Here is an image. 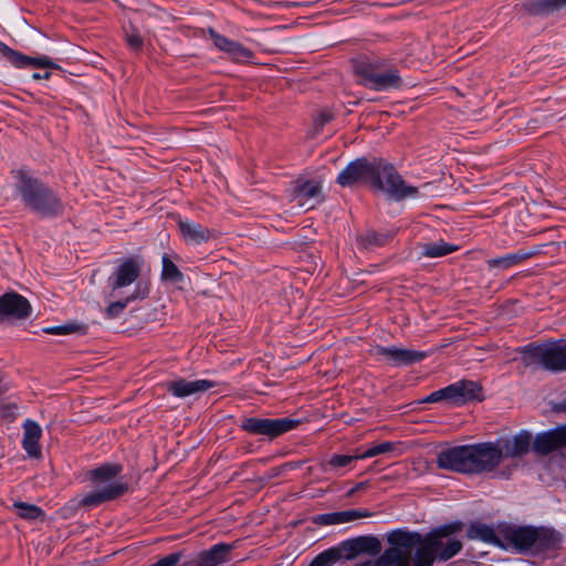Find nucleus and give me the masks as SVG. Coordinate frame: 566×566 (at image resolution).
<instances>
[{"label": "nucleus", "mask_w": 566, "mask_h": 566, "mask_svg": "<svg viewBox=\"0 0 566 566\" xmlns=\"http://www.w3.org/2000/svg\"><path fill=\"white\" fill-rule=\"evenodd\" d=\"M0 51L2 55L17 67H45V69H57V65L51 61L48 56L30 57L18 51L12 50L7 45H1Z\"/></svg>", "instance_id": "a211bd4d"}, {"label": "nucleus", "mask_w": 566, "mask_h": 566, "mask_svg": "<svg viewBox=\"0 0 566 566\" xmlns=\"http://www.w3.org/2000/svg\"><path fill=\"white\" fill-rule=\"evenodd\" d=\"M9 389L8 384L4 381V377L0 374V396L6 394Z\"/></svg>", "instance_id": "49530a36"}, {"label": "nucleus", "mask_w": 566, "mask_h": 566, "mask_svg": "<svg viewBox=\"0 0 566 566\" xmlns=\"http://www.w3.org/2000/svg\"><path fill=\"white\" fill-rule=\"evenodd\" d=\"M178 227L182 238L190 243L199 244L208 241L211 237L209 229L189 220H180Z\"/></svg>", "instance_id": "393cba45"}, {"label": "nucleus", "mask_w": 566, "mask_h": 566, "mask_svg": "<svg viewBox=\"0 0 566 566\" xmlns=\"http://www.w3.org/2000/svg\"><path fill=\"white\" fill-rule=\"evenodd\" d=\"M389 240V235L378 234L376 232H367L359 237V242L364 248H371L374 245H382Z\"/></svg>", "instance_id": "f704fd0d"}, {"label": "nucleus", "mask_w": 566, "mask_h": 566, "mask_svg": "<svg viewBox=\"0 0 566 566\" xmlns=\"http://www.w3.org/2000/svg\"><path fill=\"white\" fill-rule=\"evenodd\" d=\"M23 439H22V447L27 454L31 458H40L41 447H40V439L42 437V429L39 426L38 422H35L32 419H27L23 422Z\"/></svg>", "instance_id": "aec40b11"}, {"label": "nucleus", "mask_w": 566, "mask_h": 566, "mask_svg": "<svg viewBox=\"0 0 566 566\" xmlns=\"http://www.w3.org/2000/svg\"><path fill=\"white\" fill-rule=\"evenodd\" d=\"M122 465L106 463L88 471V479L94 484V490L86 493L80 504L94 507L104 502L115 500L128 491V484L116 479L122 472Z\"/></svg>", "instance_id": "20e7f679"}, {"label": "nucleus", "mask_w": 566, "mask_h": 566, "mask_svg": "<svg viewBox=\"0 0 566 566\" xmlns=\"http://www.w3.org/2000/svg\"><path fill=\"white\" fill-rule=\"evenodd\" d=\"M148 294H149V283L146 281H139L136 284L135 291L130 296H128L124 301L113 302L106 307V310H105L106 316L108 318L117 317L124 311V308L127 306V304L129 302L135 301V300H144L148 296Z\"/></svg>", "instance_id": "b1692460"}, {"label": "nucleus", "mask_w": 566, "mask_h": 566, "mask_svg": "<svg viewBox=\"0 0 566 566\" xmlns=\"http://www.w3.org/2000/svg\"><path fill=\"white\" fill-rule=\"evenodd\" d=\"M331 118L332 116L328 113H321L314 123L315 130L318 132Z\"/></svg>", "instance_id": "a18cd8bd"}, {"label": "nucleus", "mask_w": 566, "mask_h": 566, "mask_svg": "<svg viewBox=\"0 0 566 566\" xmlns=\"http://www.w3.org/2000/svg\"><path fill=\"white\" fill-rule=\"evenodd\" d=\"M392 448H394V444L391 442H384V443H380V444H377V446H374V447L369 448L364 453L359 454V457L361 459L373 458V457H376L378 454H382V453L389 452V451L392 450Z\"/></svg>", "instance_id": "e433bc0d"}, {"label": "nucleus", "mask_w": 566, "mask_h": 566, "mask_svg": "<svg viewBox=\"0 0 566 566\" xmlns=\"http://www.w3.org/2000/svg\"><path fill=\"white\" fill-rule=\"evenodd\" d=\"M18 406L15 403H8L0 407V416L3 419L13 421L17 417Z\"/></svg>", "instance_id": "37998d69"}, {"label": "nucleus", "mask_w": 566, "mask_h": 566, "mask_svg": "<svg viewBox=\"0 0 566 566\" xmlns=\"http://www.w3.org/2000/svg\"><path fill=\"white\" fill-rule=\"evenodd\" d=\"M373 514L365 510H347L340 512L319 514L313 517L316 525H336L352 522L354 520L369 517Z\"/></svg>", "instance_id": "4be33fe9"}, {"label": "nucleus", "mask_w": 566, "mask_h": 566, "mask_svg": "<svg viewBox=\"0 0 566 566\" xmlns=\"http://www.w3.org/2000/svg\"><path fill=\"white\" fill-rule=\"evenodd\" d=\"M298 424V420L290 418L261 419L247 418L242 422V428L252 434L269 436L271 438L283 434Z\"/></svg>", "instance_id": "9b49d317"}, {"label": "nucleus", "mask_w": 566, "mask_h": 566, "mask_svg": "<svg viewBox=\"0 0 566 566\" xmlns=\"http://www.w3.org/2000/svg\"><path fill=\"white\" fill-rule=\"evenodd\" d=\"M560 409L566 412V399L562 402Z\"/></svg>", "instance_id": "8fccbe9b"}, {"label": "nucleus", "mask_w": 566, "mask_h": 566, "mask_svg": "<svg viewBox=\"0 0 566 566\" xmlns=\"http://www.w3.org/2000/svg\"><path fill=\"white\" fill-rule=\"evenodd\" d=\"M566 7V0H531L526 9L532 14H546Z\"/></svg>", "instance_id": "cd10ccee"}, {"label": "nucleus", "mask_w": 566, "mask_h": 566, "mask_svg": "<svg viewBox=\"0 0 566 566\" xmlns=\"http://www.w3.org/2000/svg\"><path fill=\"white\" fill-rule=\"evenodd\" d=\"M126 41L128 45L135 50L140 49L143 45V40L135 30H133L130 33H127Z\"/></svg>", "instance_id": "c03bdc74"}, {"label": "nucleus", "mask_w": 566, "mask_h": 566, "mask_svg": "<svg viewBox=\"0 0 566 566\" xmlns=\"http://www.w3.org/2000/svg\"><path fill=\"white\" fill-rule=\"evenodd\" d=\"M533 450L542 455L566 447V426L537 434L532 440Z\"/></svg>", "instance_id": "f3484780"}, {"label": "nucleus", "mask_w": 566, "mask_h": 566, "mask_svg": "<svg viewBox=\"0 0 566 566\" xmlns=\"http://www.w3.org/2000/svg\"><path fill=\"white\" fill-rule=\"evenodd\" d=\"M142 268L143 260L140 258H130L123 261L109 277L111 286L113 290L112 296H116L114 294L116 290L134 283L139 277Z\"/></svg>", "instance_id": "2eb2a0df"}, {"label": "nucleus", "mask_w": 566, "mask_h": 566, "mask_svg": "<svg viewBox=\"0 0 566 566\" xmlns=\"http://www.w3.org/2000/svg\"><path fill=\"white\" fill-rule=\"evenodd\" d=\"M14 188L24 207L42 217H55L63 211L60 198L43 182L25 170L13 171Z\"/></svg>", "instance_id": "f03ea898"}, {"label": "nucleus", "mask_w": 566, "mask_h": 566, "mask_svg": "<svg viewBox=\"0 0 566 566\" xmlns=\"http://www.w3.org/2000/svg\"><path fill=\"white\" fill-rule=\"evenodd\" d=\"M532 433L527 430H521L516 434L499 439L495 441L501 451V459L506 458H521L525 455L532 447Z\"/></svg>", "instance_id": "4468645a"}, {"label": "nucleus", "mask_w": 566, "mask_h": 566, "mask_svg": "<svg viewBox=\"0 0 566 566\" xmlns=\"http://www.w3.org/2000/svg\"><path fill=\"white\" fill-rule=\"evenodd\" d=\"M167 390L170 391L174 396L179 398H186L188 396L195 395L197 392H203L213 387V382L199 379V380H186V379H177L167 382Z\"/></svg>", "instance_id": "412c9836"}, {"label": "nucleus", "mask_w": 566, "mask_h": 566, "mask_svg": "<svg viewBox=\"0 0 566 566\" xmlns=\"http://www.w3.org/2000/svg\"><path fill=\"white\" fill-rule=\"evenodd\" d=\"M532 359L545 369L562 371L566 369V340L543 344L528 349Z\"/></svg>", "instance_id": "1a4fd4ad"}, {"label": "nucleus", "mask_w": 566, "mask_h": 566, "mask_svg": "<svg viewBox=\"0 0 566 566\" xmlns=\"http://www.w3.org/2000/svg\"><path fill=\"white\" fill-rule=\"evenodd\" d=\"M370 565H371L370 562H366V563L354 565V566H370Z\"/></svg>", "instance_id": "3c124183"}, {"label": "nucleus", "mask_w": 566, "mask_h": 566, "mask_svg": "<svg viewBox=\"0 0 566 566\" xmlns=\"http://www.w3.org/2000/svg\"><path fill=\"white\" fill-rule=\"evenodd\" d=\"M14 510L18 515L22 518L27 520H36L43 515L42 510L33 504H28L24 502H15L13 504Z\"/></svg>", "instance_id": "2f4dec72"}, {"label": "nucleus", "mask_w": 566, "mask_h": 566, "mask_svg": "<svg viewBox=\"0 0 566 566\" xmlns=\"http://www.w3.org/2000/svg\"><path fill=\"white\" fill-rule=\"evenodd\" d=\"M377 172L374 176L373 186L385 191L390 197L401 200L417 195L418 189L407 186L397 170L388 163L377 158Z\"/></svg>", "instance_id": "6e6552de"}, {"label": "nucleus", "mask_w": 566, "mask_h": 566, "mask_svg": "<svg viewBox=\"0 0 566 566\" xmlns=\"http://www.w3.org/2000/svg\"><path fill=\"white\" fill-rule=\"evenodd\" d=\"M292 200L303 210H311L324 200L319 180L300 178L295 181Z\"/></svg>", "instance_id": "f8f14e48"}, {"label": "nucleus", "mask_w": 566, "mask_h": 566, "mask_svg": "<svg viewBox=\"0 0 566 566\" xmlns=\"http://www.w3.org/2000/svg\"><path fill=\"white\" fill-rule=\"evenodd\" d=\"M342 557V552L338 547L328 548L318 554L308 566H332Z\"/></svg>", "instance_id": "c85d7f7f"}, {"label": "nucleus", "mask_w": 566, "mask_h": 566, "mask_svg": "<svg viewBox=\"0 0 566 566\" xmlns=\"http://www.w3.org/2000/svg\"><path fill=\"white\" fill-rule=\"evenodd\" d=\"M161 277L163 280L170 281L172 283H179L184 280L182 273L167 255L163 256Z\"/></svg>", "instance_id": "c756f323"}, {"label": "nucleus", "mask_w": 566, "mask_h": 566, "mask_svg": "<svg viewBox=\"0 0 566 566\" xmlns=\"http://www.w3.org/2000/svg\"><path fill=\"white\" fill-rule=\"evenodd\" d=\"M365 488V483H359L355 488L348 491V496H352L354 493H356L359 490H363Z\"/></svg>", "instance_id": "09e8293b"}, {"label": "nucleus", "mask_w": 566, "mask_h": 566, "mask_svg": "<svg viewBox=\"0 0 566 566\" xmlns=\"http://www.w3.org/2000/svg\"><path fill=\"white\" fill-rule=\"evenodd\" d=\"M233 546L229 544H217L210 549L201 552L193 566H218L228 560Z\"/></svg>", "instance_id": "5701e85b"}, {"label": "nucleus", "mask_w": 566, "mask_h": 566, "mask_svg": "<svg viewBox=\"0 0 566 566\" xmlns=\"http://www.w3.org/2000/svg\"><path fill=\"white\" fill-rule=\"evenodd\" d=\"M501 462V451L495 442L457 446L441 450L437 455L440 469L458 473L492 472Z\"/></svg>", "instance_id": "f257e3e1"}, {"label": "nucleus", "mask_w": 566, "mask_h": 566, "mask_svg": "<svg viewBox=\"0 0 566 566\" xmlns=\"http://www.w3.org/2000/svg\"><path fill=\"white\" fill-rule=\"evenodd\" d=\"M354 539L359 553H369L371 555H377L380 552V542L378 538L374 536H360Z\"/></svg>", "instance_id": "7c9ffc66"}, {"label": "nucleus", "mask_w": 566, "mask_h": 566, "mask_svg": "<svg viewBox=\"0 0 566 566\" xmlns=\"http://www.w3.org/2000/svg\"><path fill=\"white\" fill-rule=\"evenodd\" d=\"M533 252H515L486 261L489 269H509L533 256Z\"/></svg>", "instance_id": "a878e982"}, {"label": "nucleus", "mask_w": 566, "mask_h": 566, "mask_svg": "<svg viewBox=\"0 0 566 566\" xmlns=\"http://www.w3.org/2000/svg\"><path fill=\"white\" fill-rule=\"evenodd\" d=\"M468 535L472 539H481L488 543L494 542L496 537L494 531L485 525H472Z\"/></svg>", "instance_id": "473e14b6"}, {"label": "nucleus", "mask_w": 566, "mask_h": 566, "mask_svg": "<svg viewBox=\"0 0 566 566\" xmlns=\"http://www.w3.org/2000/svg\"><path fill=\"white\" fill-rule=\"evenodd\" d=\"M78 329V326L75 324H65L60 326H52L43 328V332L52 335H66L74 333Z\"/></svg>", "instance_id": "4c0bfd02"}, {"label": "nucleus", "mask_w": 566, "mask_h": 566, "mask_svg": "<svg viewBox=\"0 0 566 566\" xmlns=\"http://www.w3.org/2000/svg\"><path fill=\"white\" fill-rule=\"evenodd\" d=\"M51 76V73L50 72H44L43 74L41 73H33L32 74V78L34 80H49Z\"/></svg>", "instance_id": "de8ad7c7"}, {"label": "nucleus", "mask_w": 566, "mask_h": 566, "mask_svg": "<svg viewBox=\"0 0 566 566\" xmlns=\"http://www.w3.org/2000/svg\"><path fill=\"white\" fill-rule=\"evenodd\" d=\"M31 313L29 301L18 293H6L0 297V322L8 318L23 319Z\"/></svg>", "instance_id": "dca6fc26"}, {"label": "nucleus", "mask_w": 566, "mask_h": 566, "mask_svg": "<svg viewBox=\"0 0 566 566\" xmlns=\"http://www.w3.org/2000/svg\"><path fill=\"white\" fill-rule=\"evenodd\" d=\"M458 250V247L443 240L421 245V255L426 258H441Z\"/></svg>", "instance_id": "bb28decb"}, {"label": "nucleus", "mask_w": 566, "mask_h": 566, "mask_svg": "<svg viewBox=\"0 0 566 566\" xmlns=\"http://www.w3.org/2000/svg\"><path fill=\"white\" fill-rule=\"evenodd\" d=\"M181 557H182L181 553H172V554H169V555L160 558L158 562H156L149 566H179Z\"/></svg>", "instance_id": "58836bf2"}, {"label": "nucleus", "mask_w": 566, "mask_h": 566, "mask_svg": "<svg viewBox=\"0 0 566 566\" xmlns=\"http://www.w3.org/2000/svg\"><path fill=\"white\" fill-rule=\"evenodd\" d=\"M504 537L520 552L556 548L562 542L559 533L546 527H512L505 531Z\"/></svg>", "instance_id": "39448f33"}, {"label": "nucleus", "mask_w": 566, "mask_h": 566, "mask_svg": "<svg viewBox=\"0 0 566 566\" xmlns=\"http://www.w3.org/2000/svg\"><path fill=\"white\" fill-rule=\"evenodd\" d=\"M355 73L363 77L364 83L374 90L398 87L401 83L398 71L388 67L385 60L364 57L354 62Z\"/></svg>", "instance_id": "423d86ee"}, {"label": "nucleus", "mask_w": 566, "mask_h": 566, "mask_svg": "<svg viewBox=\"0 0 566 566\" xmlns=\"http://www.w3.org/2000/svg\"><path fill=\"white\" fill-rule=\"evenodd\" d=\"M361 459L359 454L355 455H346V454H334L327 462V465L332 469H338L343 467H347L354 460Z\"/></svg>", "instance_id": "c9c22d12"}, {"label": "nucleus", "mask_w": 566, "mask_h": 566, "mask_svg": "<svg viewBox=\"0 0 566 566\" xmlns=\"http://www.w3.org/2000/svg\"><path fill=\"white\" fill-rule=\"evenodd\" d=\"M373 354L384 357L391 366H408L423 360L427 357L424 352L401 348L397 346L384 347L376 346Z\"/></svg>", "instance_id": "ddd939ff"}, {"label": "nucleus", "mask_w": 566, "mask_h": 566, "mask_svg": "<svg viewBox=\"0 0 566 566\" xmlns=\"http://www.w3.org/2000/svg\"><path fill=\"white\" fill-rule=\"evenodd\" d=\"M447 397L448 396H447V391H446V387H444L442 389L431 392L429 396H427L426 398L420 400V403H433V402H439L442 400L447 401Z\"/></svg>", "instance_id": "79ce46f5"}, {"label": "nucleus", "mask_w": 566, "mask_h": 566, "mask_svg": "<svg viewBox=\"0 0 566 566\" xmlns=\"http://www.w3.org/2000/svg\"><path fill=\"white\" fill-rule=\"evenodd\" d=\"M227 53H229L235 61L239 62H244L252 57L250 50L234 41H231Z\"/></svg>", "instance_id": "72a5a7b5"}, {"label": "nucleus", "mask_w": 566, "mask_h": 566, "mask_svg": "<svg viewBox=\"0 0 566 566\" xmlns=\"http://www.w3.org/2000/svg\"><path fill=\"white\" fill-rule=\"evenodd\" d=\"M209 34L211 40L213 41V44L221 51L227 52L229 49V45L231 43V40L227 39L223 35L218 34L214 30L209 29Z\"/></svg>", "instance_id": "ea45409f"}, {"label": "nucleus", "mask_w": 566, "mask_h": 566, "mask_svg": "<svg viewBox=\"0 0 566 566\" xmlns=\"http://www.w3.org/2000/svg\"><path fill=\"white\" fill-rule=\"evenodd\" d=\"M462 528L461 523L442 525L422 537L416 546L417 566H431L436 557L447 560L458 554L462 543L454 535Z\"/></svg>", "instance_id": "7ed1b4c3"}, {"label": "nucleus", "mask_w": 566, "mask_h": 566, "mask_svg": "<svg viewBox=\"0 0 566 566\" xmlns=\"http://www.w3.org/2000/svg\"><path fill=\"white\" fill-rule=\"evenodd\" d=\"M339 549L345 553L344 556L346 559L355 558L359 554L358 547L355 545V539L344 542Z\"/></svg>", "instance_id": "a19ab883"}, {"label": "nucleus", "mask_w": 566, "mask_h": 566, "mask_svg": "<svg viewBox=\"0 0 566 566\" xmlns=\"http://www.w3.org/2000/svg\"><path fill=\"white\" fill-rule=\"evenodd\" d=\"M392 545L378 558L375 566H411L412 552L421 541L417 532L395 531L388 536Z\"/></svg>", "instance_id": "0eeeda50"}, {"label": "nucleus", "mask_w": 566, "mask_h": 566, "mask_svg": "<svg viewBox=\"0 0 566 566\" xmlns=\"http://www.w3.org/2000/svg\"><path fill=\"white\" fill-rule=\"evenodd\" d=\"M376 159L367 160L366 158H359L349 163L345 169H343L337 181L343 187H350L359 182H369L373 185L374 176L377 172Z\"/></svg>", "instance_id": "9d476101"}, {"label": "nucleus", "mask_w": 566, "mask_h": 566, "mask_svg": "<svg viewBox=\"0 0 566 566\" xmlns=\"http://www.w3.org/2000/svg\"><path fill=\"white\" fill-rule=\"evenodd\" d=\"M447 401L460 405L480 396L481 387L471 380H461L446 387Z\"/></svg>", "instance_id": "6ab92c4d"}]
</instances>
